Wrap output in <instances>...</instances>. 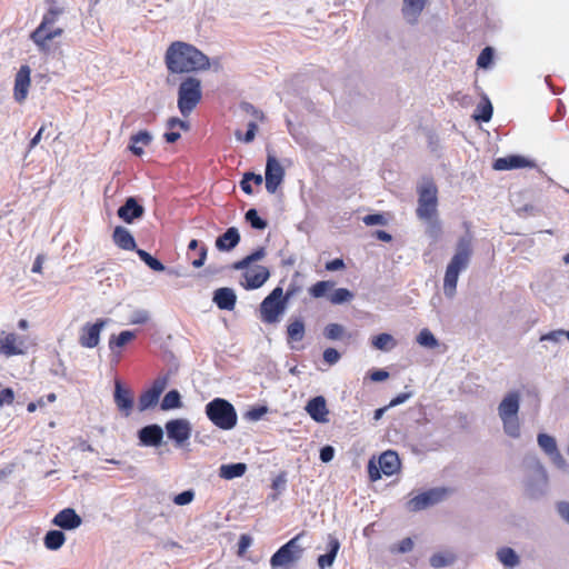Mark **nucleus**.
<instances>
[{"label": "nucleus", "instance_id": "5", "mask_svg": "<svg viewBox=\"0 0 569 569\" xmlns=\"http://www.w3.org/2000/svg\"><path fill=\"white\" fill-rule=\"evenodd\" d=\"M305 537V531L296 535L284 545H282L270 558V567L278 569L282 567H289L298 562L305 552V547L301 543Z\"/></svg>", "mask_w": 569, "mask_h": 569}, {"label": "nucleus", "instance_id": "2", "mask_svg": "<svg viewBox=\"0 0 569 569\" xmlns=\"http://www.w3.org/2000/svg\"><path fill=\"white\" fill-rule=\"evenodd\" d=\"M472 252V237L470 233H466L458 239L455 253L446 268L443 293L447 298H452L456 295L459 274L468 268Z\"/></svg>", "mask_w": 569, "mask_h": 569}, {"label": "nucleus", "instance_id": "58", "mask_svg": "<svg viewBox=\"0 0 569 569\" xmlns=\"http://www.w3.org/2000/svg\"><path fill=\"white\" fill-rule=\"evenodd\" d=\"M287 472L281 471L273 480H272V489L277 491V493H282L287 488Z\"/></svg>", "mask_w": 569, "mask_h": 569}, {"label": "nucleus", "instance_id": "54", "mask_svg": "<svg viewBox=\"0 0 569 569\" xmlns=\"http://www.w3.org/2000/svg\"><path fill=\"white\" fill-rule=\"evenodd\" d=\"M149 319H150V313L148 310L137 309L131 313L129 321L131 325H143V323H147L149 321Z\"/></svg>", "mask_w": 569, "mask_h": 569}, {"label": "nucleus", "instance_id": "49", "mask_svg": "<svg viewBox=\"0 0 569 569\" xmlns=\"http://www.w3.org/2000/svg\"><path fill=\"white\" fill-rule=\"evenodd\" d=\"M538 445L539 447L548 455L550 456L553 451H556L557 442L556 439L547 433H539L538 435Z\"/></svg>", "mask_w": 569, "mask_h": 569}, {"label": "nucleus", "instance_id": "4", "mask_svg": "<svg viewBox=\"0 0 569 569\" xmlns=\"http://www.w3.org/2000/svg\"><path fill=\"white\" fill-rule=\"evenodd\" d=\"M202 99L200 79L188 76L178 88L177 106L183 117H188Z\"/></svg>", "mask_w": 569, "mask_h": 569}, {"label": "nucleus", "instance_id": "12", "mask_svg": "<svg viewBox=\"0 0 569 569\" xmlns=\"http://www.w3.org/2000/svg\"><path fill=\"white\" fill-rule=\"evenodd\" d=\"M167 437L172 440L177 447H182L191 437L192 426L188 419L177 418L168 420L164 425Z\"/></svg>", "mask_w": 569, "mask_h": 569}, {"label": "nucleus", "instance_id": "61", "mask_svg": "<svg viewBox=\"0 0 569 569\" xmlns=\"http://www.w3.org/2000/svg\"><path fill=\"white\" fill-rule=\"evenodd\" d=\"M323 360L329 363V365H335L339 361L340 359V352L335 349V348H327L325 351H323Z\"/></svg>", "mask_w": 569, "mask_h": 569}, {"label": "nucleus", "instance_id": "23", "mask_svg": "<svg viewBox=\"0 0 569 569\" xmlns=\"http://www.w3.org/2000/svg\"><path fill=\"white\" fill-rule=\"evenodd\" d=\"M427 3L428 0H403L401 13L406 22L417 24Z\"/></svg>", "mask_w": 569, "mask_h": 569}, {"label": "nucleus", "instance_id": "1", "mask_svg": "<svg viewBox=\"0 0 569 569\" xmlns=\"http://www.w3.org/2000/svg\"><path fill=\"white\" fill-rule=\"evenodd\" d=\"M164 63L171 74L191 73L210 68L208 56L183 41H174L168 47Z\"/></svg>", "mask_w": 569, "mask_h": 569}, {"label": "nucleus", "instance_id": "64", "mask_svg": "<svg viewBox=\"0 0 569 569\" xmlns=\"http://www.w3.org/2000/svg\"><path fill=\"white\" fill-rule=\"evenodd\" d=\"M557 511L560 517L569 523V502L560 501L557 503Z\"/></svg>", "mask_w": 569, "mask_h": 569}, {"label": "nucleus", "instance_id": "48", "mask_svg": "<svg viewBox=\"0 0 569 569\" xmlns=\"http://www.w3.org/2000/svg\"><path fill=\"white\" fill-rule=\"evenodd\" d=\"M503 423V431L511 438L520 437V423L518 417L501 419Z\"/></svg>", "mask_w": 569, "mask_h": 569}, {"label": "nucleus", "instance_id": "44", "mask_svg": "<svg viewBox=\"0 0 569 569\" xmlns=\"http://www.w3.org/2000/svg\"><path fill=\"white\" fill-rule=\"evenodd\" d=\"M333 287H335V282L333 281L321 280V281H318V282L313 283L309 288V295L312 298H315V299H319V298H323V297L328 298L327 292L329 290H331Z\"/></svg>", "mask_w": 569, "mask_h": 569}, {"label": "nucleus", "instance_id": "30", "mask_svg": "<svg viewBox=\"0 0 569 569\" xmlns=\"http://www.w3.org/2000/svg\"><path fill=\"white\" fill-rule=\"evenodd\" d=\"M306 333V325L301 317H295L290 319L289 325L287 326V341L291 342H300L305 338Z\"/></svg>", "mask_w": 569, "mask_h": 569}, {"label": "nucleus", "instance_id": "34", "mask_svg": "<svg viewBox=\"0 0 569 569\" xmlns=\"http://www.w3.org/2000/svg\"><path fill=\"white\" fill-rule=\"evenodd\" d=\"M66 542V535L62 530L52 529L43 537V545L48 550H59Z\"/></svg>", "mask_w": 569, "mask_h": 569}, {"label": "nucleus", "instance_id": "45", "mask_svg": "<svg viewBox=\"0 0 569 569\" xmlns=\"http://www.w3.org/2000/svg\"><path fill=\"white\" fill-rule=\"evenodd\" d=\"M246 221L250 224V227L254 230H264L268 227V221L261 218L254 208H250L244 213Z\"/></svg>", "mask_w": 569, "mask_h": 569}, {"label": "nucleus", "instance_id": "40", "mask_svg": "<svg viewBox=\"0 0 569 569\" xmlns=\"http://www.w3.org/2000/svg\"><path fill=\"white\" fill-rule=\"evenodd\" d=\"M136 253L151 270L162 272L166 270V266L151 253L143 249H136Z\"/></svg>", "mask_w": 569, "mask_h": 569}, {"label": "nucleus", "instance_id": "17", "mask_svg": "<svg viewBox=\"0 0 569 569\" xmlns=\"http://www.w3.org/2000/svg\"><path fill=\"white\" fill-rule=\"evenodd\" d=\"M137 436L140 446L159 447L163 440V429L158 423H151L140 428Z\"/></svg>", "mask_w": 569, "mask_h": 569}, {"label": "nucleus", "instance_id": "60", "mask_svg": "<svg viewBox=\"0 0 569 569\" xmlns=\"http://www.w3.org/2000/svg\"><path fill=\"white\" fill-rule=\"evenodd\" d=\"M335 448L330 445L323 446L319 451V459L323 463L330 462L335 458Z\"/></svg>", "mask_w": 569, "mask_h": 569}, {"label": "nucleus", "instance_id": "24", "mask_svg": "<svg viewBox=\"0 0 569 569\" xmlns=\"http://www.w3.org/2000/svg\"><path fill=\"white\" fill-rule=\"evenodd\" d=\"M212 301L220 310L231 311L236 307L237 295L233 289L221 287L213 291Z\"/></svg>", "mask_w": 569, "mask_h": 569}, {"label": "nucleus", "instance_id": "57", "mask_svg": "<svg viewBox=\"0 0 569 569\" xmlns=\"http://www.w3.org/2000/svg\"><path fill=\"white\" fill-rule=\"evenodd\" d=\"M366 226H386L387 219L382 213H370L362 218Z\"/></svg>", "mask_w": 569, "mask_h": 569}, {"label": "nucleus", "instance_id": "51", "mask_svg": "<svg viewBox=\"0 0 569 569\" xmlns=\"http://www.w3.org/2000/svg\"><path fill=\"white\" fill-rule=\"evenodd\" d=\"M495 50L492 47H486L481 50L477 58V66L482 69H487L493 61Z\"/></svg>", "mask_w": 569, "mask_h": 569}, {"label": "nucleus", "instance_id": "39", "mask_svg": "<svg viewBox=\"0 0 569 569\" xmlns=\"http://www.w3.org/2000/svg\"><path fill=\"white\" fill-rule=\"evenodd\" d=\"M136 338V332L131 330H123L118 336H111L109 339V348L114 352L116 348H122L128 342Z\"/></svg>", "mask_w": 569, "mask_h": 569}, {"label": "nucleus", "instance_id": "35", "mask_svg": "<svg viewBox=\"0 0 569 569\" xmlns=\"http://www.w3.org/2000/svg\"><path fill=\"white\" fill-rule=\"evenodd\" d=\"M493 107L488 97H483L481 102L477 106L473 118L478 122H488L491 120Z\"/></svg>", "mask_w": 569, "mask_h": 569}, {"label": "nucleus", "instance_id": "32", "mask_svg": "<svg viewBox=\"0 0 569 569\" xmlns=\"http://www.w3.org/2000/svg\"><path fill=\"white\" fill-rule=\"evenodd\" d=\"M63 33V29L56 28L50 30L44 29V31L41 32L40 37H36V32H31L30 38L31 40L38 46L39 50L42 52L48 51V41L60 37Z\"/></svg>", "mask_w": 569, "mask_h": 569}, {"label": "nucleus", "instance_id": "14", "mask_svg": "<svg viewBox=\"0 0 569 569\" xmlns=\"http://www.w3.org/2000/svg\"><path fill=\"white\" fill-rule=\"evenodd\" d=\"M109 319H98L94 323L87 322L80 330L79 343L83 348H94L100 342V335Z\"/></svg>", "mask_w": 569, "mask_h": 569}, {"label": "nucleus", "instance_id": "18", "mask_svg": "<svg viewBox=\"0 0 569 569\" xmlns=\"http://www.w3.org/2000/svg\"><path fill=\"white\" fill-rule=\"evenodd\" d=\"M244 282H242V287L246 290H256L262 287L267 280L270 278V271L264 266H256L252 270H247L242 274Z\"/></svg>", "mask_w": 569, "mask_h": 569}, {"label": "nucleus", "instance_id": "47", "mask_svg": "<svg viewBox=\"0 0 569 569\" xmlns=\"http://www.w3.org/2000/svg\"><path fill=\"white\" fill-rule=\"evenodd\" d=\"M417 342L426 348L433 349L439 342L435 335L427 328L422 329L417 336Z\"/></svg>", "mask_w": 569, "mask_h": 569}, {"label": "nucleus", "instance_id": "10", "mask_svg": "<svg viewBox=\"0 0 569 569\" xmlns=\"http://www.w3.org/2000/svg\"><path fill=\"white\" fill-rule=\"evenodd\" d=\"M449 490L445 487H435L431 489H428L413 498H411L407 502V508L409 511L417 512L425 510L429 507H432L446 499L448 496Z\"/></svg>", "mask_w": 569, "mask_h": 569}, {"label": "nucleus", "instance_id": "13", "mask_svg": "<svg viewBox=\"0 0 569 569\" xmlns=\"http://www.w3.org/2000/svg\"><path fill=\"white\" fill-rule=\"evenodd\" d=\"M284 169L273 154H268L266 162V189L269 193H274L284 179Z\"/></svg>", "mask_w": 569, "mask_h": 569}, {"label": "nucleus", "instance_id": "38", "mask_svg": "<svg viewBox=\"0 0 569 569\" xmlns=\"http://www.w3.org/2000/svg\"><path fill=\"white\" fill-rule=\"evenodd\" d=\"M181 407H182L181 395L177 389H171L170 391H168L164 395V397L160 403V409L163 411L178 409Z\"/></svg>", "mask_w": 569, "mask_h": 569}, {"label": "nucleus", "instance_id": "33", "mask_svg": "<svg viewBox=\"0 0 569 569\" xmlns=\"http://www.w3.org/2000/svg\"><path fill=\"white\" fill-rule=\"evenodd\" d=\"M497 559L506 568H516L520 563V557L515 551V549L510 547H501L497 550Z\"/></svg>", "mask_w": 569, "mask_h": 569}, {"label": "nucleus", "instance_id": "15", "mask_svg": "<svg viewBox=\"0 0 569 569\" xmlns=\"http://www.w3.org/2000/svg\"><path fill=\"white\" fill-rule=\"evenodd\" d=\"M118 217L126 223H133L144 216V207L136 197H128L117 210Z\"/></svg>", "mask_w": 569, "mask_h": 569}, {"label": "nucleus", "instance_id": "28", "mask_svg": "<svg viewBox=\"0 0 569 569\" xmlns=\"http://www.w3.org/2000/svg\"><path fill=\"white\" fill-rule=\"evenodd\" d=\"M112 240L114 244L122 250L136 251V249H138L134 237L122 226H117L113 229Z\"/></svg>", "mask_w": 569, "mask_h": 569}, {"label": "nucleus", "instance_id": "53", "mask_svg": "<svg viewBox=\"0 0 569 569\" xmlns=\"http://www.w3.org/2000/svg\"><path fill=\"white\" fill-rule=\"evenodd\" d=\"M257 130H258V126H257V123H256V122H253V121H250V122L248 123V129H247V131H246V133H244V134H242V132H241L240 130H237V131L234 132V136H236V138H237L238 140L243 141V142H246V143H249V142L253 141V139H254V137H256V132H257Z\"/></svg>", "mask_w": 569, "mask_h": 569}, {"label": "nucleus", "instance_id": "22", "mask_svg": "<svg viewBox=\"0 0 569 569\" xmlns=\"http://www.w3.org/2000/svg\"><path fill=\"white\" fill-rule=\"evenodd\" d=\"M305 410L307 413L311 417V419L318 423H325L328 422V409H327V402L325 397L322 396H316L311 398L306 407Z\"/></svg>", "mask_w": 569, "mask_h": 569}, {"label": "nucleus", "instance_id": "29", "mask_svg": "<svg viewBox=\"0 0 569 569\" xmlns=\"http://www.w3.org/2000/svg\"><path fill=\"white\" fill-rule=\"evenodd\" d=\"M152 139L153 137L151 132H149L148 130H140L130 137L128 150H130L132 154L141 157L144 153V151L143 148L139 144L149 146L152 142Z\"/></svg>", "mask_w": 569, "mask_h": 569}, {"label": "nucleus", "instance_id": "56", "mask_svg": "<svg viewBox=\"0 0 569 569\" xmlns=\"http://www.w3.org/2000/svg\"><path fill=\"white\" fill-rule=\"evenodd\" d=\"M268 412L267 406H256L250 408L246 412V418L250 421H258L260 420L266 413Z\"/></svg>", "mask_w": 569, "mask_h": 569}, {"label": "nucleus", "instance_id": "3", "mask_svg": "<svg viewBox=\"0 0 569 569\" xmlns=\"http://www.w3.org/2000/svg\"><path fill=\"white\" fill-rule=\"evenodd\" d=\"M204 413L212 425L221 430H231L238 422L236 408L223 398L209 401L204 407Z\"/></svg>", "mask_w": 569, "mask_h": 569}, {"label": "nucleus", "instance_id": "63", "mask_svg": "<svg viewBox=\"0 0 569 569\" xmlns=\"http://www.w3.org/2000/svg\"><path fill=\"white\" fill-rule=\"evenodd\" d=\"M300 290L301 287L296 281H291L286 292H283V299L287 301V303H289L290 299L296 297L300 292Z\"/></svg>", "mask_w": 569, "mask_h": 569}, {"label": "nucleus", "instance_id": "11", "mask_svg": "<svg viewBox=\"0 0 569 569\" xmlns=\"http://www.w3.org/2000/svg\"><path fill=\"white\" fill-rule=\"evenodd\" d=\"M169 382V375L159 376L151 385V387L142 392L138 400V409L139 411H146L150 408H153L164 391Z\"/></svg>", "mask_w": 569, "mask_h": 569}, {"label": "nucleus", "instance_id": "52", "mask_svg": "<svg viewBox=\"0 0 569 569\" xmlns=\"http://www.w3.org/2000/svg\"><path fill=\"white\" fill-rule=\"evenodd\" d=\"M428 222L426 233L433 241L438 240L441 234V223L437 219V216L431 218L430 220H426Z\"/></svg>", "mask_w": 569, "mask_h": 569}, {"label": "nucleus", "instance_id": "50", "mask_svg": "<svg viewBox=\"0 0 569 569\" xmlns=\"http://www.w3.org/2000/svg\"><path fill=\"white\" fill-rule=\"evenodd\" d=\"M345 332H346V329L342 325L329 323L325 327L323 336L328 340H340V339H342Z\"/></svg>", "mask_w": 569, "mask_h": 569}, {"label": "nucleus", "instance_id": "37", "mask_svg": "<svg viewBox=\"0 0 569 569\" xmlns=\"http://www.w3.org/2000/svg\"><path fill=\"white\" fill-rule=\"evenodd\" d=\"M371 345L377 350L390 351L397 346V341L390 333L382 332L372 338Z\"/></svg>", "mask_w": 569, "mask_h": 569}, {"label": "nucleus", "instance_id": "7", "mask_svg": "<svg viewBox=\"0 0 569 569\" xmlns=\"http://www.w3.org/2000/svg\"><path fill=\"white\" fill-rule=\"evenodd\" d=\"M287 308L288 303L283 299V289L278 286L261 301L260 319L268 325L277 323Z\"/></svg>", "mask_w": 569, "mask_h": 569}, {"label": "nucleus", "instance_id": "9", "mask_svg": "<svg viewBox=\"0 0 569 569\" xmlns=\"http://www.w3.org/2000/svg\"><path fill=\"white\" fill-rule=\"evenodd\" d=\"M438 189L433 181H426L418 189L417 217L421 220H430L437 216Z\"/></svg>", "mask_w": 569, "mask_h": 569}, {"label": "nucleus", "instance_id": "62", "mask_svg": "<svg viewBox=\"0 0 569 569\" xmlns=\"http://www.w3.org/2000/svg\"><path fill=\"white\" fill-rule=\"evenodd\" d=\"M208 254V247L206 244H201L199 248L198 258L192 261V267L199 269L204 266L206 259Z\"/></svg>", "mask_w": 569, "mask_h": 569}, {"label": "nucleus", "instance_id": "46", "mask_svg": "<svg viewBox=\"0 0 569 569\" xmlns=\"http://www.w3.org/2000/svg\"><path fill=\"white\" fill-rule=\"evenodd\" d=\"M17 337L14 333H8L1 343L0 350L8 357L22 353V350L16 346Z\"/></svg>", "mask_w": 569, "mask_h": 569}, {"label": "nucleus", "instance_id": "55", "mask_svg": "<svg viewBox=\"0 0 569 569\" xmlns=\"http://www.w3.org/2000/svg\"><path fill=\"white\" fill-rule=\"evenodd\" d=\"M194 499V491L192 489L183 490L182 492L176 495L173 497V502L177 506H187L191 503Z\"/></svg>", "mask_w": 569, "mask_h": 569}, {"label": "nucleus", "instance_id": "36", "mask_svg": "<svg viewBox=\"0 0 569 569\" xmlns=\"http://www.w3.org/2000/svg\"><path fill=\"white\" fill-rule=\"evenodd\" d=\"M62 13V9L58 7H51L43 16L41 23L32 31L36 32V37H40L44 29L52 26L58 17Z\"/></svg>", "mask_w": 569, "mask_h": 569}, {"label": "nucleus", "instance_id": "26", "mask_svg": "<svg viewBox=\"0 0 569 569\" xmlns=\"http://www.w3.org/2000/svg\"><path fill=\"white\" fill-rule=\"evenodd\" d=\"M241 236L236 227H229L222 234L216 239V248L221 252L233 250L240 242Z\"/></svg>", "mask_w": 569, "mask_h": 569}, {"label": "nucleus", "instance_id": "19", "mask_svg": "<svg viewBox=\"0 0 569 569\" xmlns=\"http://www.w3.org/2000/svg\"><path fill=\"white\" fill-rule=\"evenodd\" d=\"M113 400L118 410L124 416L129 417L133 409V396L129 389L123 387L121 381L117 380L114 383Z\"/></svg>", "mask_w": 569, "mask_h": 569}, {"label": "nucleus", "instance_id": "27", "mask_svg": "<svg viewBox=\"0 0 569 569\" xmlns=\"http://www.w3.org/2000/svg\"><path fill=\"white\" fill-rule=\"evenodd\" d=\"M340 549V541L337 537L333 535L328 536V543H327V551L323 555H320L317 559V563L320 569H327L330 568L339 552Z\"/></svg>", "mask_w": 569, "mask_h": 569}, {"label": "nucleus", "instance_id": "43", "mask_svg": "<svg viewBox=\"0 0 569 569\" xmlns=\"http://www.w3.org/2000/svg\"><path fill=\"white\" fill-rule=\"evenodd\" d=\"M250 181H253V183L260 186L263 181V178L260 173H254L252 171L244 172L240 181V188L246 194L253 193V189L252 186L250 184Z\"/></svg>", "mask_w": 569, "mask_h": 569}, {"label": "nucleus", "instance_id": "16", "mask_svg": "<svg viewBox=\"0 0 569 569\" xmlns=\"http://www.w3.org/2000/svg\"><path fill=\"white\" fill-rule=\"evenodd\" d=\"M31 69L28 64H22L14 77L13 98L18 103H22L29 92Z\"/></svg>", "mask_w": 569, "mask_h": 569}, {"label": "nucleus", "instance_id": "8", "mask_svg": "<svg viewBox=\"0 0 569 569\" xmlns=\"http://www.w3.org/2000/svg\"><path fill=\"white\" fill-rule=\"evenodd\" d=\"M401 462L399 456L393 450H387L382 452L378 461H376L375 457L369 459L368 461V476L371 481H377L381 479V476H393L400 470Z\"/></svg>", "mask_w": 569, "mask_h": 569}, {"label": "nucleus", "instance_id": "59", "mask_svg": "<svg viewBox=\"0 0 569 569\" xmlns=\"http://www.w3.org/2000/svg\"><path fill=\"white\" fill-rule=\"evenodd\" d=\"M14 401V391L10 387L0 390V408L4 405H12Z\"/></svg>", "mask_w": 569, "mask_h": 569}, {"label": "nucleus", "instance_id": "25", "mask_svg": "<svg viewBox=\"0 0 569 569\" xmlns=\"http://www.w3.org/2000/svg\"><path fill=\"white\" fill-rule=\"evenodd\" d=\"M520 407V396L517 391H511L505 396L498 407L500 419L518 417Z\"/></svg>", "mask_w": 569, "mask_h": 569}, {"label": "nucleus", "instance_id": "31", "mask_svg": "<svg viewBox=\"0 0 569 569\" xmlns=\"http://www.w3.org/2000/svg\"><path fill=\"white\" fill-rule=\"evenodd\" d=\"M247 469L248 467L244 462L221 465L219 468V477L226 480L240 478L246 473Z\"/></svg>", "mask_w": 569, "mask_h": 569}, {"label": "nucleus", "instance_id": "41", "mask_svg": "<svg viewBox=\"0 0 569 569\" xmlns=\"http://www.w3.org/2000/svg\"><path fill=\"white\" fill-rule=\"evenodd\" d=\"M353 298L355 293L347 288L335 289L330 295H328V300L332 305H343L350 302Z\"/></svg>", "mask_w": 569, "mask_h": 569}, {"label": "nucleus", "instance_id": "6", "mask_svg": "<svg viewBox=\"0 0 569 569\" xmlns=\"http://www.w3.org/2000/svg\"><path fill=\"white\" fill-rule=\"evenodd\" d=\"M525 462L529 468H531V473L526 480V493L533 499L540 498L545 495L547 489V471L533 453H528L525 458Z\"/></svg>", "mask_w": 569, "mask_h": 569}, {"label": "nucleus", "instance_id": "42", "mask_svg": "<svg viewBox=\"0 0 569 569\" xmlns=\"http://www.w3.org/2000/svg\"><path fill=\"white\" fill-rule=\"evenodd\" d=\"M456 560V556L450 552H437L433 553L430 559L429 563L433 568H445L448 566H451Z\"/></svg>", "mask_w": 569, "mask_h": 569}, {"label": "nucleus", "instance_id": "20", "mask_svg": "<svg viewBox=\"0 0 569 569\" xmlns=\"http://www.w3.org/2000/svg\"><path fill=\"white\" fill-rule=\"evenodd\" d=\"M52 525L61 530H74L82 523V518L73 508H64L60 510L51 520Z\"/></svg>", "mask_w": 569, "mask_h": 569}, {"label": "nucleus", "instance_id": "21", "mask_svg": "<svg viewBox=\"0 0 569 569\" xmlns=\"http://www.w3.org/2000/svg\"><path fill=\"white\" fill-rule=\"evenodd\" d=\"M527 167H535V163L529 159L525 158L523 156L519 154H511L508 157L497 158L492 163V168L498 171L521 169Z\"/></svg>", "mask_w": 569, "mask_h": 569}]
</instances>
